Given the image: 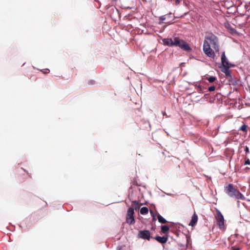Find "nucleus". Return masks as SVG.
I'll use <instances>...</instances> for the list:
<instances>
[{
    "mask_svg": "<svg viewBox=\"0 0 250 250\" xmlns=\"http://www.w3.org/2000/svg\"><path fill=\"white\" fill-rule=\"evenodd\" d=\"M164 45L168 46H177L179 47L183 50L190 52L192 51V49L189 45L184 40L180 39L179 37H174L173 40L172 38H164L162 40Z\"/></svg>",
    "mask_w": 250,
    "mask_h": 250,
    "instance_id": "nucleus-1",
    "label": "nucleus"
},
{
    "mask_svg": "<svg viewBox=\"0 0 250 250\" xmlns=\"http://www.w3.org/2000/svg\"><path fill=\"white\" fill-rule=\"evenodd\" d=\"M206 39L209 41L210 44L215 50L216 53L219 51V45L218 38L213 34H211L209 36L206 37Z\"/></svg>",
    "mask_w": 250,
    "mask_h": 250,
    "instance_id": "nucleus-2",
    "label": "nucleus"
},
{
    "mask_svg": "<svg viewBox=\"0 0 250 250\" xmlns=\"http://www.w3.org/2000/svg\"><path fill=\"white\" fill-rule=\"evenodd\" d=\"M238 190L232 184H229L228 186L225 187V192L231 198L235 197Z\"/></svg>",
    "mask_w": 250,
    "mask_h": 250,
    "instance_id": "nucleus-3",
    "label": "nucleus"
},
{
    "mask_svg": "<svg viewBox=\"0 0 250 250\" xmlns=\"http://www.w3.org/2000/svg\"><path fill=\"white\" fill-rule=\"evenodd\" d=\"M138 237L143 239L150 240L152 237L150 236V232L148 230H141L139 231Z\"/></svg>",
    "mask_w": 250,
    "mask_h": 250,
    "instance_id": "nucleus-4",
    "label": "nucleus"
},
{
    "mask_svg": "<svg viewBox=\"0 0 250 250\" xmlns=\"http://www.w3.org/2000/svg\"><path fill=\"white\" fill-rule=\"evenodd\" d=\"M217 224L219 229H222L224 227V218L223 214L219 210H217V216L216 217Z\"/></svg>",
    "mask_w": 250,
    "mask_h": 250,
    "instance_id": "nucleus-5",
    "label": "nucleus"
},
{
    "mask_svg": "<svg viewBox=\"0 0 250 250\" xmlns=\"http://www.w3.org/2000/svg\"><path fill=\"white\" fill-rule=\"evenodd\" d=\"M221 68V71L225 74L226 78L228 79H231V74L229 68L226 66H219Z\"/></svg>",
    "mask_w": 250,
    "mask_h": 250,
    "instance_id": "nucleus-6",
    "label": "nucleus"
},
{
    "mask_svg": "<svg viewBox=\"0 0 250 250\" xmlns=\"http://www.w3.org/2000/svg\"><path fill=\"white\" fill-rule=\"evenodd\" d=\"M153 238L162 244L166 243L168 240V238L167 236H160L159 235H156Z\"/></svg>",
    "mask_w": 250,
    "mask_h": 250,
    "instance_id": "nucleus-7",
    "label": "nucleus"
},
{
    "mask_svg": "<svg viewBox=\"0 0 250 250\" xmlns=\"http://www.w3.org/2000/svg\"><path fill=\"white\" fill-rule=\"evenodd\" d=\"M204 53L208 57L212 59H214L215 57V55L214 52L213 50L210 48H208V49L205 48V50H203Z\"/></svg>",
    "mask_w": 250,
    "mask_h": 250,
    "instance_id": "nucleus-8",
    "label": "nucleus"
},
{
    "mask_svg": "<svg viewBox=\"0 0 250 250\" xmlns=\"http://www.w3.org/2000/svg\"><path fill=\"white\" fill-rule=\"evenodd\" d=\"M221 63H219L220 65L219 66H225L227 62H229L228 59L226 56L225 52L223 51L222 53L221 57Z\"/></svg>",
    "mask_w": 250,
    "mask_h": 250,
    "instance_id": "nucleus-9",
    "label": "nucleus"
},
{
    "mask_svg": "<svg viewBox=\"0 0 250 250\" xmlns=\"http://www.w3.org/2000/svg\"><path fill=\"white\" fill-rule=\"evenodd\" d=\"M198 221V216L195 212L192 215L191 219L189 223V226L194 227L196 225Z\"/></svg>",
    "mask_w": 250,
    "mask_h": 250,
    "instance_id": "nucleus-10",
    "label": "nucleus"
},
{
    "mask_svg": "<svg viewBox=\"0 0 250 250\" xmlns=\"http://www.w3.org/2000/svg\"><path fill=\"white\" fill-rule=\"evenodd\" d=\"M225 27L227 29L231 34H234L237 32L236 30L234 28L229 22H225Z\"/></svg>",
    "mask_w": 250,
    "mask_h": 250,
    "instance_id": "nucleus-11",
    "label": "nucleus"
},
{
    "mask_svg": "<svg viewBox=\"0 0 250 250\" xmlns=\"http://www.w3.org/2000/svg\"><path fill=\"white\" fill-rule=\"evenodd\" d=\"M157 219L159 223L162 224H165L168 222L161 215L158 213L157 215Z\"/></svg>",
    "mask_w": 250,
    "mask_h": 250,
    "instance_id": "nucleus-12",
    "label": "nucleus"
},
{
    "mask_svg": "<svg viewBox=\"0 0 250 250\" xmlns=\"http://www.w3.org/2000/svg\"><path fill=\"white\" fill-rule=\"evenodd\" d=\"M205 78L210 83H213L217 80V78L215 76H210L208 74L205 76Z\"/></svg>",
    "mask_w": 250,
    "mask_h": 250,
    "instance_id": "nucleus-13",
    "label": "nucleus"
},
{
    "mask_svg": "<svg viewBox=\"0 0 250 250\" xmlns=\"http://www.w3.org/2000/svg\"><path fill=\"white\" fill-rule=\"evenodd\" d=\"M126 222L129 225H133L135 224V220L134 216H126Z\"/></svg>",
    "mask_w": 250,
    "mask_h": 250,
    "instance_id": "nucleus-14",
    "label": "nucleus"
},
{
    "mask_svg": "<svg viewBox=\"0 0 250 250\" xmlns=\"http://www.w3.org/2000/svg\"><path fill=\"white\" fill-rule=\"evenodd\" d=\"M131 207L134 209L137 210L140 208L139 203L138 201H132L131 204Z\"/></svg>",
    "mask_w": 250,
    "mask_h": 250,
    "instance_id": "nucleus-15",
    "label": "nucleus"
},
{
    "mask_svg": "<svg viewBox=\"0 0 250 250\" xmlns=\"http://www.w3.org/2000/svg\"><path fill=\"white\" fill-rule=\"evenodd\" d=\"M161 230L163 233L167 234L169 230V228L167 225H162L161 226Z\"/></svg>",
    "mask_w": 250,
    "mask_h": 250,
    "instance_id": "nucleus-16",
    "label": "nucleus"
},
{
    "mask_svg": "<svg viewBox=\"0 0 250 250\" xmlns=\"http://www.w3.org/2000/svg\"><path fill=\"white\" fill-rule=\"evenodd\" d=\"M236 199H240L242 200H245L246 199L245 197L244 196L243 194H242L238 190L237 194L236 195V196L235 197Z\"/></svg>",
    "mask_w": 250,
    "mask_h": 250,
    "instance_id": "nucleus-17",
    "label": "nucleus"
},
{
    "mask_svg": "<svg viewBox=\"0 0 250 250\" xmlns=\"http://www.w3.org/2000/svg\"><path fill=\"white\" fill-rule=\"evenodd\" d=\"M228 84L229 85H230L231 84L233 85L236 86L238 84V81L236 80V79H234L232 76L231 79H229Z\"/></svg>",
    "mask_w": 250,
    "mask_h": 250,
    "instance_id": "nucleus-18",
    "label": "nucleus"
},
{
    "mask_svg": "<svg viewBox=\"0 0 250 250\" xmlns=\"http://www.w3.org/2000/svg\"><path fill=\"white\" fill-rule=\"evenodd\" d=\"M134 211L135 210L132 207H129L127 209L126 216H134Z\"/></svg>",
    "mask_w": 250,
    "mask_h": 250,
    "instance_id": "nucleus-19",
    "label": "nucleus"
},
{
    "mask_svg": "<svg viewBox=\"0 0 250 250\" xmlns=\"http://www.w3.org/2000/svg\"><path fill=\"white\" fill-rule=\"evenodd\" d=\"M148 212V209L146 207H142L140 209V213L142 215H146Z\"/></svg>",
    "mask_w": 250,
    "mask_h": 250,
    "instance_id": "nucleus-20",
    "label": "nucleus"
},
{
    "mask_svg": "<svg viewBox=\"0 0 250 250\" xmlns=\"http://www.w3.org/2000/svg\"><path fill=\"white\" fill-rule=\"evenodd\" d=\"M208 49L210 48V43H209L207 40L204 41L203 43V50H205V48Z\"/></svg>",
    "mask_w": 250,
    "mask_h": 250,
    "instance_id": "nucleus-21",
    "label": "nucleus"
},
{
    "mask_svg": "<svg viewBox=\"0 0 250 250\" xmlns=\"http://www.w3.org/2000/svg\"><path fill=\"white\" fill-rule=\"evenodd\" d=\"M247 125L246 124H243L239 128V130L243 131L244 132H247Z\"/></svg>",
    "mask_w": 250,
    "mask_h": 250,
    "instance_id": "nucleus-22",
    "label": "nucleus"
},
{
    "mask_svg": "<svg viewBox=\"0 0 250 250\" xmlns=\"http://www.w3.org/2000/svg\"><path fill=\"white\" fill-rule=\"evenodd\" d=\"M235 66V65L234 64L229 62H227L226 65H225V66L229 69L232 67H234Z\"/></svg>",
    "mask_w": 250,
    "mask_h": 250,
    "instance_id": "nucleus-23",
    "label": "nucleus"
},
{
    "mask_svg": "<svg viewBox=\"0 0 250 250\" xmlns=\"http://www.w3.org/2000/svg\"><path fill=\"white\" fill-rule=\"evenodd\" d=\"M215 86L214 85H211L208 87V91L211 92L215 90Z\"/></svg>",
    "mask_w": 250,
    "mask_h": 250,
    "instance_id": "nucleus-24",
    "label": "nucleus"
},
{
    "mask_svg": "<svg viewBox=\"0 0 250 250\" xmlns=\"http://www.w3.org/2000/svg\"><path fill=\"white\" fill-rule=\"evenodd\" d=\"M159 20L161 21H160L159 23L161 24L162 23V21L166 20L165 16H161L159 17Z\"/></svg>",
    "mask_w": 250,
    "mask_h": 250,
    "instance_id": "nucleus-25",
    "label": "nucleus"
},
{
    "mask_svg": "<svg viewBox=\"0 0 250 250\" xmlns=\"http://www.w3.org/2000/svg\"><path fill=\"white\" fill-rule=\"evenodd\" d=\"M244 151L245 152V153L246 154L249 153L250 151H249V147L248 146H245V149H244Z\"/></svg>",
    "mask_w": 250,
    "mask_h": 250,
    "instance_id": "nucleus-26",
    "label": "nucleus"
},
{
    "mask_svg": "<svg viewBox=\"0 0 250 250\" xmlns=\"http://www.w3.org/2000/svg\"><path fill=\"white\" fill-rule=\"evenodd\" d=\"M42 72L44 74H47L50 72L49 69H46L45 70H41Z\"/></svg>",
    "mask_w": 250,
    "mask_h": 250,
    "instance_id": "nucleus-27",
    "label": "nucleus"
},
{
    "mask_svg": "<svg viewBox=\"0 0 250 250\" xmlns=\"http://www.w3.org/2000/svg\"><path fill=\"white\" fill-rule=\"evenodd\" d=\"M250 164V160L249 159H246L245 161V164L244 165H249Z\"/></svg>",
    "mask_w": 250,
    "mask_h": 250,
    "instance_id": "nucleus-28",
    "label": "nucleus"
},
{
    "mask_svg": "<svg viewBox=\"0 0 250 250\" xmlns=\"http://www.w3.org/2000/svg\"><path fill=\"white\" fill-rule=\"evenodd\" d=\"M149 212H150V213L152 217H156V214L154 213V212L153 210H150Z\"/></svg>",
    "mask_w": 250,
    "mask_h": 250,
    "instance_id": "nucleus-29",
    "label": "nucleus"
},
{
    "mask_svg": "<svg viewBox=\"0 0 250 250\" xmlns=\"http://www.w3.org/2000/svg\"><path fill=\"white\" fill-rule=\"evenodd\" d=\"M149 212H150V213L152 217H156V214L154 213V212L153 210H150Z\"/></svg>",
    "mask_w": 250,
    "mask_h": 250,
    "instance_id": "nucleus-30",
    "label": "nucleus"
},
{
    "mask_svg": "<svg viewBox=\"0 0 250 250\" xmlns=\"http://www.w3.org/2000/svg\"><path fill=\"white\" fill-rule=\"evenodd\" d=\"M185 235H186V237L187 244H188L189 243V241H190V238L188 236V235H187V234H185Z\"/></svg>",
    "mask_w": 250,
    "mask_h": 250,
    "instance_id": "nucleus-31",
    "label": "nucleus"
},
{
    "mask_svg": "<svg viewBox=\"0 0 250 250\" xmlns=\"http://www.w3.org/2000/svg\"><path fill=\"white\" fill-rule=\"evenodd\" d=\"M157 219H156V217H152L151 224L152 225L153 223H154L156 222Z\"/></svg>",
    "mask_w": 250,
    "mask_h": 250,
    "instance_id": "nucleus-32",
    "label": "nucleus"
},
{
    "mask_svg": "<svg viewBox=\"0 0 250 250\" xmlns=\"http://www.w3.org/2000/svg\"><path fill=\"white\" fill-rule=\"evenodd\" d=\"M231 250H240V248H239V247L236 248V247H235L234 246H232V247H231Z\"/></svg>",
    "mask_w": 250,
    "mask_h": 250,
    "instance_id": "nucleus-33",
    "label": "nucleus"
},
{
    "mask_svg": "<svg viewBox=\"0 0 250 250\" xmlns=\"http://www.w3.org/2000/svg\"><path fill=\"white\" fill-rule=\"evenodd\" d=\"M195 86L197 88V90L199 89H201V87H202L201 85L200 84H195Z\"/></svg>",
    "mask_w": 250,
    "mask_h": 250,
    "instance_id": "nucleus-34",
    "label": "nucleus"
},
{
    "mask_svg": "<svg viewBox=\"0 0 250 250\" xmlns=\"http://www.w3.org/2000/svg\"><path fill=\"white\" fill-rule=\"evenodd\" d=\"M180 1H181L180 0H175V4L176 5H177L178 4H179L180 3Z\"/></svg>",
    "mask_w": 250,
    "mask_h": 250,
    "instance_id": "nucleus-35",
    "label": "nucleus"
},
{
    "mask_svg": "<svg viewBox=\"0 0 250 250\" xmlns=\"http://www.w3.org/2000/svg\"><path fill=\"white\" fill-rule=\"evenodd\" d=\"M207 178V180H211V176H206Z\"/></svg>",
    "mask_w": 250,
    "mask_h": 250,
    "instance_id": "nucleus-36",
    "label": "nucleus"
},
{
    "mask_svg": "<svg viewBox=\"0 0 250 250\" xmlns=\"http://www.w3.org/2000/svg\"><path fill=\"white\" fill-rule=\"evenodd\" d=\"M198 91L199 92V93H203V91H202V87H201V89H199L198 90Z\"/></svg>",
    "mask_w": 250,
    "mask_h": 250,
    "instance_id": "nucleus-37",
    "label": "nucleus"
},
{
    "mask_svg": "<svg viewBox=\"0 0 250 250\" xmlns=\"http://www.w3.org/2000/svg\"><path fill=\"white\" fill-rule=\"evenodd\" d=\"M162 115H163V116H167V114H166V113L165 112L162 111Z\"/></svg>",
    "mask_w": 250,
    "mask_h": 250,
    "instance_id": "nucleus-38",
    "label": "nucleus"
},
{
    "mask_svg": "<svg viewBox=\"0 0 250 250\" xmlns=\"http://www.w3.org/2000/svg\"><path fill=\"white\" fill-rule=\"evenodd\" d=\"M208 96H209V95H208V94H204V97H205L206 99L208 98Z\"/></svg>",
    "mask_w": 250,
    "mask_h": 250,
    "instance_id": "nucleus-39",
    "label": "nucleus"
},
{
    "mask_svg": "<svg viewBox=\"0 0 250 250\" xmlns=\"http://www.w3.org/2000/svg\"><path fill=\"white\" fill-rule=\"evenodd\" d=\"M178 245L181 247H184V245H183V244L182 243H178Z\"/></svg>",
    "mask_w": 250,
    "mask_h": 250,
    "instance_id": "nucleus-40",
    "label": "nucleus"
},
{
    "mask_svg": "<svg viewBox=\"0 0 250 250\" xmlns=\"http://www.w3.org/2000/svg\"><path fill=\"white\" fill-rule=\"evenodd\" d=\"M89 83H90V84H94V81H93V80H91V81H89Z\"/></svg>",
    "mask_w": 250,
    "mask_h": 250,
    "instance_id": "nucleus-41",
    "label": "nucleus"
},
{
    "mask_svg": "<svg viewBox=\"0 0 250 250\" xmlns=\"http://www.w3.org/2000/svg\"><path fill=\"white\" fill-rule=\"evenodd\" d=\"M117 250H122V247L121 246H118L117 247Z\"/></svg>",
    "mask_w": 250,
    "mask_h": 250,
    "instance_id": "nucleus-42",
    "label": "nucleus"
},
{
    "mask_svg": "<svg viewBox=\"0 0 250 250\" xmlns=\"http://www.w3.org/2000/svg\"><path fill=\"white\" fill-rule=\"evenodd\" d=\"M126 9H131V7H129V6H128V7H126Z\"/></svg>",
    "mask_w": 250,
    "mask_h": 250,
    "instance_id": "nucleus-43",
    "label": "nucleus"
},
{
    "mask_svg": "<svg viewBox=\"0 0 250 250\" xmlns=\"http://www.w3.org/2000/svg\"><path fill=\"white\" fill-rule=\"evenodd\" d=\"M118 0H112V1L116 2L118 1Z\"/></svg>",
    "mask_w": 250,
    "mask_h": 250,
    "instance_id": "nucleus-44",
    "label": "nucleus"
},
{
    "mask_svg": "<svg viewBox=\"0 0 250 250\" xmlns=\"http://www.w3.org/2000/svg\"><path fill=\"white\" fill-rule=\"evenodd\" d=\"M180 225H181L182 227H184V226L182 224H181L180 223H178Z\"/></svg>",
    "mask_w": 250,
    "mask_h": 250,
    "instance_id": "nucleus-45",
    "label": "nucleus"
},
{
    "mask_svg": "<svg viewBox=\"0 0 250 250\" xmlns=\"http://www.w3.org/2000/svg\"><path fill=\"white\" fill-rule=\"evenodd\" d=\"M167 195H170L171 194L167 193Z\"/></svg>",
    "mask_w": 250,
    "mask_h": 250,
    "instance_id": "nucleus-46",
    "label": "nucleus"
},
{
    "mask_svg": "<svg viewBox=\"0 0 250 250\" xmlns=\"http://www.w3.org/2000/svg\"><path fill=\"white\" fill-rule=\"evenodd\" d=\"M145 203H142L141 205H144Z\"/></svg>",
    "mask_w": 250,
    "mask_h": 250,
    "instance_id": "nucleus-47",
    "label": "nucleus"
},
{
    "mask_svg": "<svg viewBox=\"0 0 250 250\" xmlns=\"http://www.w3.org/2000/svg\"><path fill=\"white\" fill-rule=\"evenodd\" d=\"M177 236H179V234L178 233H177Z\"/></svg>",
    "mask_w": 250,
    "mask_h": 250,
    "instance_id": "nucleus-48",
    "label": "nucleus"
}]
</instances>
